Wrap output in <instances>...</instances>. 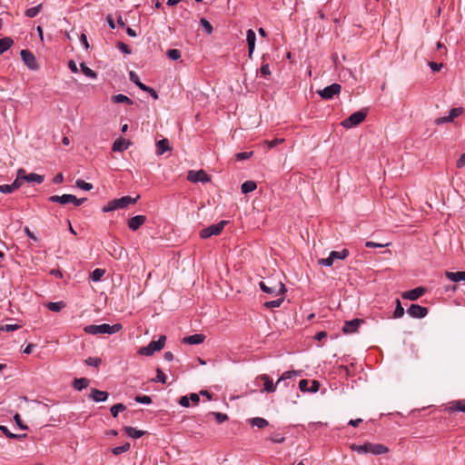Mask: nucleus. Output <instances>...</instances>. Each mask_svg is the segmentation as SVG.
Segmentation results:
<instances>
[{
	"mask_svg": "<svg viewBox=\"0 0 465 465\" xmlns=\"http://www.w3.org/2000/svg\"><path fill=\"white\" fill-rule=\"evenodd\" d=\"M50 202L53 203H59L61 204H67L69 203H72L73 200H75V196L73 194H63L61 196L59 195H52L48 198Z\"/></svg>",
	"mask_w": 465,
	"mask_h": 465,
	"instance_id": "dca6fc26",
	"label": "nucleus"
},
{
	"mask_svg": "<svg viewBox=\"0 0 465 465\" xmlns=\"http://www.w3.org/2000/svg\"><path fill=\"white\" fill-rule=\"evenodd\" d=\"M89 383H90V381L87 378L74 379V388L76 391H82V390L87 388Z\"/></svg>",
	"mask_w": 465,
	"mask_h": 465,
	"instance_id": "393cba45",
	"label": "nucleus"
},
{
	"mask_svg": "<svg viewBox=\"0 0 465 465\" xmlns=\"http://www.w3.org/2000/svg\"><path fill=\"white\" fill-rule=\"evenodd\" d=\"M108 392L99 391L97 389H92L89 398L95 402H104L108 399Z\"/></svg>",
	"mask_w": 465,
	"mask_h": 465,
	"instance_id": "2eb2a0df",
	"label": "nucleus"
},
{
	"mask_svg": "<svg viewBox=\"0 0 465 465\" xmlns=\"http://www.w3.org/2000/svg\"><path fill=\"white\" fill-rule=\"evenodd\" d=\"M111 100L114 104H127L129 105L134 104V102L128 96L122 94L113 95Z\"/></svg>",
	"mask_w": 465,
	"mask_h": 465,
	"instance_id": "5701e85b",
	"label": "nucleus"
},
{
	"mask_svg": "<svg viewBox=\"0 0 465 465\" xmlns=\"http://www.w3.org/2000/svg\"><path fill=\"white\" fill-rule=\"evenodd\" d=\"M46 307L52 312H58L65 307V303L64 302H51L46 304Z\"/></svg>",
	"mask_w": 465,
	"mask_h": 465,
	"instance_id": "473e14b6",
	"label": "nucleus"
},
{
	"mask_svg": "<svg viewBox=\"0 0 465 465\" xmlns=\"http://www.w3.org/2000/svg\"><path fill=\"white\" fill-rule=\"evenodd\" d=\"M364 323V320L362 319H353L351 321H346L342 327V332L344 334H351L357 331L358 328Z\"/></svg>",
	"mask_w": 465,
	"mask_h": 465,
	"instance_id": "9d476101",
	"label": "nucleus"
},
{
	"mask_svg": "<svg viewBox=\"0 0 465 465\" xmlns=\"http://www.w3.org/2000/svg\"><path fill=\"white\" fill-rule=\"evenodd\" d=\"M125 410V406L123 404V403H117V404H114V406H112L111 408V414L113 417H117L118 413L120 411H123Z\"/></svg>",
	"mask_w": 465,
	"mask_h": 465,
	"instance_id": "79ce46f5",
	"label": "nucleus"
},
{
	"mask_svg": "<svg viewBox=\"0 0 465 465\" xmlns=\"http://www.w3.org/2000/svg\"><path fill=\"white\" fill-rule=\"evenodd\" d=\"M204 340H205V335H203L202 333H196V334L190 335V336L183 338V341L184 343L194 345V344H200V343L203 342Z\"/></svg>",
	"mask_w": 465,
	"mask_h": 465,
	"instance_id": "a211bd4d",
	"label": "nucleus"
},
{
	"mask_svg": "<svg viewBox=\"0 0 465 465\" xmlns=\"http://www.w3.org/2000/svg\"><path fill=\"white\" fill-rule=\"evenodd\" d=\"M302 373V371H284L281 377L278 379L276 383L274 384L272 381V379L267 374H262L259 376V379H261L263 381L264 385V391L267 392H274L276 391L277 385L281 384L282 381H285L286 380H290L295 376H301Z\"/></svg>",
	"mask_w": 465,
	"mask_h": 465,
	"instance_id": "f257e3e1",
	"label": "nucleus"
},
{
	"mask_svg": "<svg viewBox=\"0 0 465 465\" xmlns=\"http://www.w3.org/2000/svg\"><path fill=\"white\" fill-rule=\"evenodd\" d=\"M309 383L310 381L308 380L302 379L299 382V389L302 392H308L309 391Z\"/></svg>",
	"mask_w": 465,
	"mask_h": 465,
	"instance_id": "6e6d98bb",
	"label": "nucleus"
},
{
	"mask_svg": "<svg viewBox=\"0 0 465 465\" xmlns=\"http://www.w3.org/2000/svg\"><path fill=\"white\" fill-rule=\"evenodd\" d=\"M227 221H221L216 224H212L200 232V236L203 239H207L213 235H218L222 232Z\"/></svg>",
	"mask_w": 465,
	"mask_h": 465,
	"instance_id": "423d86ee",
	"label": "nucleus"
},
{
	"mask_svg": "<svg viewBox=\"0 0 465 465\" xmlns=\"http://www.w3.org/2000/svg\"><path fill=\"white\" fill-rule=\"evenodd\" d=\"M105 270L97 268L90 275V278L93 282H98L104 275Z\"/></svg>",
	"mask_w": 465,
	"mask_h": 465,
	"instance_id": "4c0bfd02",
	"label": "nucleus"
},
{
	"mask_svg": "<svg viewBox=\"0 0 465 465\" xmlns=\"http://www.w3.org/2000/svg\"><path fill=\"white\" fill-rule=\"evenodd\" d=\"M330 254L334 260H344L349 256V251L347 249H342L341 252L332 251Z\"/></svg>",
	"mask_w": 465,
	"mask_h": 465,
	"instance_id": "72a5a7b5",
	"label": "nucleus"
},
{
	"mask_svg": "<svg viewBox=\"0 0 465 465\" xmlns=\"http://www.w3.org/2000/svg\"><path fill=\"white\" fill-rule=\"evenodd\" d=\"M283 142H284V139L276 138L272 141H264L263 143L267 146L268 149H272V148L277 146L278 144L282 143Z\"/></svg>",
	"mask_w": 465,
	"mask_h": 465,
	"instance_id": "49530a36",
	"label": "nucleus"
},
{
	"mask_svg": "<svg viewBox=\"0 0 465 465\" xmlns=\"http://www.w3.org/2000/svg\"><path fill=\"white\" fill-rule=\"evenodd\" d=\"M397 306L395 308V311L393 312L394 318H400L402 317L404 314V308L401 306V302L399 299H396Z\"/></svg>",
	"mask_w": 465,
	"mask_h": 465,
	"instance_id": "37998d69",
	"label": "nucleus"
},
{
	"mask_svg": "<svg viewBox=\"0 0 465 465\" xmlns=\"http://www.w3.org/2000/svg\"><path fill=\"white\" fill-rule=\"evenodd\" d=\"M14 192L11 184L0 185V193H12Z\"/></svg>",
	"mask_w": 465,
	"mask_h": 465,
	"instance_id": "680f3d73",
	"label": "nucleus"
},
{
	"mask_svg": "<svg viewBox=\"0 0 465 465\" xmlns=\"http://www.w3.org/2000/svg\"><path fill=\"white\" fill-rule=\"evenodd\" d=\"M389 243H377V242H371V241H368L365 242V246L368 247V248H374V247H379V248H381V247H385V246H388Z\"/></svg>",
	"mask_w": 465,
	"mask_h": 465,
	"instance_id": "052dcab7",
	"label": "nucleus"
},
{
	"mask_svg": "<svg viewBox=\"0 0 465 465\" xmlns=\"http://www.w3.org/2000/svg\"><path fill=\"white\" fill-rule=\"evenodd\" d=\"M334 262V259L331 256V254H329V256L327 258H322V259H320L318 261V263L322 265V266H326V267H330L333 264Z\"/></svg>",
	"mask_w": 465,
	"mask_h": 465,
	"instance_id": "de8ad7c7",
	"label": "nucleus"
},
{
	"mask_svg": "<svg viewBox=\"0 0 465 465\" xmlns=\"http://www.w3.org/2000/svg\"><path fill=\"white\" fill-rule=\"evenodd\" d=\"M341 90V84L334 83L323 88L322 90H319L317 93L322 98L329 100L333 98L334 95L338 94Z\"/></svg>",
	"mask_w": 465,
	"mask_h": 465,
	"instance_id": "6e6552de",
	"label": "nucleus"
},
{
	"mask_svg": "<svg viewBox=\"0 0 465 465\" xmlns=\"http://www.w3.org/2000/svg\"><path fill=\"white\" fill-rule=\"evenodd\" d=\"M256 188L257 184L253 181H246L241 186L242 193H249L251 192H253Z\"/></svg>",
	"mask_w": 465,
	"mask_h": 465,
	"instance_id": "c756f323",
	"label": "nucleus"
},
{
	"mask_svg": "<svg viewBox=\"0 0 465 465\" xmlns=\"http://www.w3.org/2000/svg\"><path fill=\"white\" fill-rule=\"evenodd\" d=\"M429 312L427 307L419 304L411 303L409 305V316L413 318H424Z\"/></svg>",
	"mask_w": 465,
	"mask_h": 465,
	"instance_id": "f8f14e48",
	"label": "nucleus"
},
{
	"mask_svg": "<svg viewBox=\"0 0 465 465\" xmlns=\"http://www.w3.org/2000/svg\"><path fill=\"white\" fill-rule=\"evenodd\" d=\"M124 431L127 436L134 438V439H139L145 434L144 430H140L134 427H125Z\"/></svg>",
	"mask_w": 465,
	"mask_h": 465,
	"instance_id": "4be33fe9",
	"label": "nucleus"
},
{
	"mask_svg": "<svg viewBox=\"0 0 465 465\" xmlns=\"http://www.w3.org/2000/svg\"><path fill=\"white\" fill-rule=\"evenodd\" d=\"M252 153H253L252 152L238 153H236L235 158L237 161H243V160L249 159L252 155Z\"/></svg>",
	"mask_w": 465,
	"mask_h": 465,
	"instance_id": "5fc2aeb1",
	"label": "nucleus"
},
{
	"mask_svg": "<svg viewBox=\"0 0 465 465\" xmlns=\"http://www.w3.org/2000/svg\"><path fill=\"white\" fill-rule=\"evenodd\" d=\"M117 48L124 54H131V48L126 44H124L123 42L117 43Z\"/></svg>",
	"mask_w": 465,
	"mask_h": 465,
	"instance_id": "13d9d810",
	"label": "nucleus"
},
{
	"mask_svg": "<svg viewBox=\"0 0 465 465\" xmlns=\"http://www.w3.org/2000/svg\"><path fill=\"white\" fill-rule=\"evenodd\" d=\"M156 372H157V375L153 379V381L165 383L166 382V376H165V374L160 369H157Z\"/></svg>",
	"mask_w": 465,
	"mask_h": 465,
	"instance_id": "603ef678",
	"label": "nucleus"
},
{
	"mask_svg": "<svg viewBox=\"0 0 465 465\" xmlns=\"http://www.w3.org/2000/svg\"><path fill=\"white\" fill-rule=\"evenodd\" d=\"M165 341L166 337L164 335H161L157 341H152L147 346L141 347L138 353L141 355L151 356L164 347Z\"/></svg>",
	"mask_w": 465,
	"mask_h": 465,
	"instance_id": "20e7f679",
	"label": "nucleus"
},
{
	"mask_svg": "<svg viewBox=\"0 0 465 465\" xmlns=\"http://www.w3.org/2000/svg\"><path fill=\"white\" fill-rule=\"evenodd\" d=\"M19 328H20V326L17 324H5L3 326H0V331H14L18 330Z\"/></svg>",
	"mask_w": 465,
	"mask_h": 465,
	"instance_id": "4d7b16f0",
	"label": "nucleus"
},
{
	"mask_svg": "<svg viewBox=\"0 0 465 465\" xmlns=\"http://www.w3.org/2000/svg\"><path fill=\"white\" fill-rule=\"evenodd\" d=\"M146 221V217L144 215H135L128 220V227L132 231H136L142 226Z\"/></svg>",
	"mask_w": 465,
	"mask_h": 465,
	"instance_id": "ddd939ff",
	"label": "nucleus"
},
{
	"mask_svg": "<svg viewBox=\"0 0 465 465\" xmlns=\"http://www.w3.org/2000/svg\"><path fill=\"white\" fill-rule=\"evenodd\" d=\"M80 67H81V70L83 72V74L89 77V78H92V79H96L97 78V74L92 70L91 68H89L84 63H82L80 64Z\"/></svg>",
	"mask_w": 465,
	"mask_h": 465,
	"instance_id": "2f4dec72",
	"label": "nucleus"
},
{
	"mask_svg": "<svg viewBox=\"0 0 465 465\" xmlns=\"http://www.w3.org/2000/svg\"><path fill=\"white\" fill-rule=\"evenodd\" d=\"M21 59L24 64L31 70H37L39 68L35 54L29 50H22L20 52Z\"/></svg>",
	"mask_w": 465,
	"mask_h": 465,
	"instance_id": "0eeeda50",
	"label": "nucleus"
},
{
	"mask_svg": "<svg viewBox=\"0 0 465 465\" xmlns=\"http://www.w3.org/2000/svg\"><path fill=\"white\" fill-rule=\"evenodd\" d=\"M138 199H139V195H137L135 198H133L131 196H123V197H121L119 199H116L117 200L118 208L119 209L125 208L129 204L135 203Z\"/></svg>",
	"mask_w": 465,
	"mask_h": 465,
	"instance_id": "6ab92c4d",
	"label": "nucleus"
},
{
	"mask_svg": "<svg viewBox=\"0 0 465 465\" xmlns=\"http://www.w3.org/2000/svg\"><path fill=\"white\" fill-rule=\"evenodd\" d=\"M156 147H157V153L160 155L163 154L165 152L170 150L169 142L167 139L159 140L156 143Z\"/></svg>",
	"mask_w": 465,
	"mask_h": 465,
	"instance_id": "b1692460",
	"label": "nucleus"
},
{
	"mask_svg": "<svg viewBox=\"0 0 465 465\" xmlns=\"http://www.w3.org/2000/svg\"><path fill=\"white\" fill-rule=\"evenodd\" d=\"M388 451L387 447L382 444H371V453L372 454H383Z\"/></svg>",
	"mask_w": 465,
	"mask_h": 465,
	"instance_id": "c9c22d12",
	"label": "nucleus"
},
{
	"mask_svg": "<svg viewBox=\"0 0 465 465\" xmlns=\"http://www.w3.org/2000/svg\"><path fill=\"white\" fill-rule=\"evenodd\" d=\"M367 116V112L364 110L357 111L353 114H351L347 119L342 121L341 125L344 128H352L354 126H357L361 122L365 120Z\"/></svg>",
	"mask_w": 465,
	"mask_h": 465,
	"instance_id": "39448f33",
	"label": "nucleus"
},
{
	"mask_svg": "<svg viewBox=\"0 0 465 465\" xmlns=\"http://www.w3.org/2000/svg\"><path fill=\"white\" fill-rule=\"evenodd\" d=\"M211 414L215 418L216 421L221 424L228 420V416L224 413L221 412H211Z\"/></svg>",
	"mask_w": 465,
	"mask_h": 465,
	"instance_id": "09e8293b",
	"label": "nucleus"
},
{
	"mask_svg": "<svg viewBox=\"0 0 465 465\" xmlns=\"http://www.w3.org/2000/svg\"><path fill=\"white\" fill-rule=\"evenodd\" d=\"M200 24L204 28L207 35H211L213 33V25L205 18H201Z\"/></svg>",
	"mask_w": 465,
	"mask_h": 465,
	"instance_id": "a18cd8bd",
	"label": "nucleus"
},
{
	"mask_svg": "<svg viewBox=\"0 0 465 465\" xmlns=\"http://www.w3.org/2000/svg\"><path fill=\"white\" fill-rule=\"evenodd\" d=\"M75 186L79 189H82L84 191H90L93 189V184L84 182V180L78 179L75 182Z\"/></svg>",
	"mask_w": 465,
	"mask_h": 465,
	"instance_id": "a19ab883",
	"label": "nucleus"
},
{
	"mask_svg": "<svg viewBox=\"0 0 465 465\" xmlns=\"http://www.w3.org/2000/svg\"><path fill=\"white\" fill-rule=\"evenodd\" d=\"M270 440L274 443H282L285 438L280 433H273L270 436Z\"/></svg>",
	"mask_w": 465,
	"mask_h": 465,
	"instance_id": "864d4df0",
	"label": "nucleus"
},
{
	"mask_svg": "<svg viewBox=\"0 0 465 465\" xmlns=\"http://www.w3.org/2000/svg\"><path fill=\"white\" fill-rule=\"evenodd\" d=\"M445 275L449 280L455 282H460V281H465V272H446Z\"/></svg>",
	"mask_w": 465,
	"mask_h": 465,
	"instance_id": "aec40b11",
	"label": "nucleus"
},
{
	"mask_svg": "<svg viewBox=\"0 0 465 465\" xmlns=\"http://www.w3.org/2000/svg\"><path fill=\"white\" fill-rule=\"evenodd\" d=\"M260 72H261V74L263 75V76L270 75L271 74V71H270L269 64H263L261 66Z\"/></svg>",
	"mask_w": 465,
	"mask_h": 465,
	"instance_id": "e2e57ef3",
	"label": "nucleus"
},
{
	"mask_svg": "<svg viewBox=\"0 0 465 465\" xmlns=\"http://www.w3.org/2000/svg\"><path fill=\"white\" fill-rule=\"evenodd\" d=\"M250 423L252 426H256L260 429L265 428L269 424L265 419L260 417L251 419Z\"/></svg>",
	"mask_w": 465,
	"mask_h": 465,
	"instance_id": "f704fd0d",
	"label": "nucleus"
},
{
	"mask_svg": "<svg viewBox=\"0 0 465 465\" xmlns=\"http://www.w3.org/2000/svg\"><path fill=\"white\" fill-rule=\"evenodd\" d=\"M14 420L15 421V423L18 425V427L22 430H27L28 427L23 423L22 420H21V417L18 413H16L15 416H14Z\"/></svg>",
	"mask_w": 465,
	"mask_h": 465,
	"instance_id": "bf43d9fd",
	"label": "nucleus"
},
{
	"mask_svg": "<svg viewBox=\"0 0 465 465\" xmlns=\"http://www.w3.org/2000/svg\"><path fill=\"white\" fill-rule=\"evenodd\" d=\"M85 363L89 366L98 367L101 363V359L95 357H89L85 360Z\"/></svg>",
	"mask_w": 465,
	"mask_h": 465,
	"instance_id": "3c124183",
	"label": "nucleus"
},
{
	"mask_svg": "<svg viewBox=\"0 0 465 465\" xmlns=\"http://www.w3.org/2000/svg\"><path fill=\"white\" fill-rule=\"evenodd\" d=\"M129 79L132 83H134L135 85H137L142 91L146 90V85L140 81L139 76L135 72H134V71L129 72Z\"/></svg>",
	"mask_w": 465,
	"mask_h": 465,
	"instance_id": "c85d7f7f",
	"label": "nucleus"
},
{
	"mask_svg": "<svg viewBox=\"0 0 465 465\" xmlns=\"http://www.w3.org/2000/svg\"><path fill=\"white\" fill-rule=\"evenodd\" d=\"M25 181L27 183H42L44 182V176L32 173L27 174L26 177H25Z\"/></svg>",
	"mask_w": 465,
	"mask_h": 465,
	"instance_id": "7c9ffc66",
	"label": "nucleus"
},
{
	"mask_svg": "<svg viewBox=\"0 0 465 465\" xmlns=\"http://www.w3.org/2000/svg\"><path fill=\"white\" fill-rule=\"evenodd\" d=\"M429 66L430 67V69L433 71V72H439L441 67L443 66V64H438V63H435V62H430L429 63Z\"/></svg>",
	"mask_w": 465,
	"mask_h": 465,
	"instance_id": "0e129e2a",
	"label": "nucleus"
},
{
	"mask_svg": "<svg viewBox=\"0 0 465 465\" xmlns=\"http://www.w3.org/2000/svg\"><path fill=\"white\" fill-rule=\"evenodd\" d=\"M130 144H131V143L127 140L116 139L113 143L112 150L114 152H123V151H125L126 149H128Z\"/></svg>",
	"mask_w": 465,
	"mask_h": 465,
	"instance_id": "f3484780",
	"label": "nucleus"
},
{
	"mask_svg": "<svg viewBox=\"0 0 465 465\" xmlns=\"http://www.w3.org/2000/svg\"><path fill=\"white\" fill-rule=\"evenodd\" d=\"M456 166L458 168H462L465 166V153L460 155L456 163Z\"/></svg>",
	"mask_w": 465,
	"mask_h": 465,
	"instance_id": "774afa93",
	"label": "nucleus"
},
{
	"mask_svg": "<svg viewBox=\"0 0 465 465\" xmlns=\"http://www.w3.org/2000/svg\"><path fill=\"white\" fill-rule=\"evenodd\" d=\"M462 112H463V109L461 107L452 108L450 111V114L448 116L437 118L435 120V124L440 125V124H443L445 123L453 122L455 118H457L458 116H460L462 114Z\"/></svg>",
	"mask_w": 465,
	"mask_h": 465,
	"instance_id": "9b49d317",
	"label": "nucleus"
},
{
	"mask_svg": "<svg viewBox=\"0 0 465 465\" xmlns=\"http://www.w3.org/2000/svg\"><path fill=\"white\" fill-rule=\"evenodd\" d=\"M260 288L262 292L270 294L271 296L284 295L286 292L285 285L281 281H268L260 282Z\"/></svg>",
	"mask_w": 465,
	"mask_h": 465,
	"instance_id": "7ed1b4c3",
	"label": "nucleus"
},
{
	"mask_svg": "<svg viewBox=\"0 0 465 465\" xmlns=\"http://www.w3.org/2000/svg\"><path fill=\"white\" fill-rule=\"evenodd\" d=\"M246 41L248 45V55L252 58L255 48L256 35L252 29H248L246 32Z\"/></svg>",
	"mask_w": 465,
	"mask_h": 465,
	"instance_id": "4468645a",
	"label": "nucleus"
},
{
	"mask_svg": "<svg viewBox=\"0 0 465 465\" xmlns=\"http://www.w3.org/2000/svg\"><path fill=\"white\" fill-rule=\"evenodd\" d=\"M130 447H131V446H130V443H129V442H126V443H124V445H122V446H118V447H114V448H113V449H112V453H113L114 455H116V456H117V455H120V454H122V453H124V452L128 451V450H130Z\"/></svg>",
	"mask_w": 465,
	"mask_h": 465,
	"instance_id": "e433bc0d",
	"label": "nucleus"
},
{
	"mask_svg": "<svg viewBox=\"0 0 465 465\" xmlns=\"http://www.w3.org/2000/svg\"><path fill=\"white\" fill-rule=\"evenodd\" d=\"M426 292L424 287H417L413 290L409 291V301H416Z\"/></svg>",
	"mask_w": 465,
	"mask_h": 465,
	"instance_id": "412c9836",
	"label": "nucleus"
},
{
	"mask_svg": "<svg viewBox=\"0 0 465 465\" xmlns=\"http://www.w3.org/2000/svg\"><path fill=\"white\" fill-rule=\"evenodd\" d=\"M453 410L465 412V403L462 401H457L453 407Z\"/></svg>",
	"mask_w": 465,
	"mask_h": 465,
	"instance_id": "338daca9",
	"label": "nucleus"
},
{
	"mask_svg": "<svg viewBox=\"0 0 465 465\" xmlns=\"http://www.w3.org/2000/svg\"><path fill=\"white\" fill-rule=\"evenodd\" d=\"M166 55L171 60H178L181 57V52L178 49H170L167 51Z\"/></svg>",
	"mask_w": 465,
	"mask_h": 465,
	"instance_id": "c03bdc74",
	"label": "nucleus"
},
{
	"mask_svg": "<svg viewBox=\"0 0 465 465\" xmlns=\"http://www.w3.org/2000/svg\"><path fill=\"white\" fill-rule=\"evenodd\" d=\"M42 9V5H38L36 6H34V7H31V8H28L26 11H25V15L29 18H33V17H35L39 12L41 11Z\"/></svg>",
	"mask_w": 465,
	"mask_h": 465,
	"instance_id": "58836bf2",
	"label": "nucleus"
},
{
	"mask_svg": "<svg viewBox=\"0 0 465 465\" xmlns=\"http://www.w3.org/2000/svg\"><path fill=\"white\" fill-rule=\"evenodd\" d=\"M320 389V382L316 380L312 381V386L309 389V392H317Z\"/></svg>",
	"mask_w": 465,
	"mask_h": 465,
	"instance_id": "69168bd1",
	"label": "nucleus"
},
{
	"mask_svg": "<svg viewBox=\"0 0 465 465\" xmlns=\"http://www.w3.org/2000/svg\"><path fill=\"white\" fill-rule=\"evenodd\" d=\"M117 209H119L118 204H117V200L114 199V200L110 201L106 205H104L103 207L102 211L104 213H109V212L117 210Z\"/></svg>",
	"mask_w": 465,
	"mask_h": 465,
	"instance_id": "ea45409f",
	"label": "nucleus"
},
{
	"mask_svg": "<svg viewBox=\"0 0 465 465\" xmlns=\"http://www.w3.org/2000/svg\"><path fill=\"white\" fill-rule=\"evenodd\" d=\"M120 330H122V324L115 323L114 325H110L107 323H103L100 325H87L84 328V332L92 335H98V334H114L118 332Z\"/></svg>",
	"mask_w": 465,
	"mask_h": 465,
	"instance_id": "f03ea898",
	"label": "nucleus"
},
{
	"mask_svg": "<svg viewBox=\"0 0 465 465\" xmlns=\"http://www.w3.org/2000/svg\"><path fill=\"white\" fill-rule=\"evenodd\" d=\"M14 44L10 37H4L0 39V54L7 51Z\"/></svg>",
	"mask_w": 465,
	"mask_h": 465,
	"instance_id": "cd10ccee",
	"label": "nucleus"
},
{
	"mask_svg": "<svg viewBox=\"0 0 465 465\" xmlns=\"http://www.w3.org/2000/svg\"><path fill=\"white\" fill-rule=\"evenodd\" d=\"M371 443H365L363 445L352 444L351 446V449L352 450H355V451H357L358 453H361V454L371 453Z\"/></svg>",
	"mask_w": 465,
	"mask_h": 465,
	"instance_id": "a878e982",
	"label": "nucleus"
},
{
	"mask_svg": "<svg viewBox=\"0 0 465 465\" xmlns=\"http://www.w3.org/2000/svg\"><path fill=\"white\" fill-rule=\"evenodd\" d=\"M187 179L192 183H207L210 181L209 175L203 170L189 171Z\"/></svg>",
	"mask_w": 465,
	"mask_h": 465,
	"instance_id": "1a4fd4ad",
	"label": "nucleus"
},
{
	"mask_svg": "<svg viewBox=\"0 0 465 465\" xmlns=\"http://www.w3.org/2000/svg\"><path fill=\"white\" fill-rule=\"evenodd\" d=\"M279 296L280 297L275 300H272L270 302H265L263 303V306L267 309H273V308L280 307L284 301V295H279Z\"/></svg>",
	"mask_w": 465,
	"mask_h": 465,
	"instance_id": "bb28decb",
	"label": "nucleus"
},
{
	"mask_svg": "<svg viewBox=\"0 0 465 465\" xmlns=\"http://www.w3.org/2000/svg\"><path fill=\"white\" fill-rule=\"evenodd\" d=\"M135 401L142 404H150L152 402V399L147 395H138L135 397Z\"/></svg>",
	"mask_w": 465,
	"mask_h": 465,
	"instance_id": "8fccbe9b",
	"label": "nucleus"
}]
</instances>
